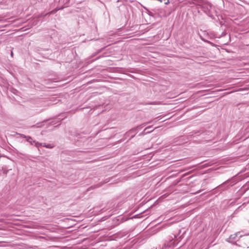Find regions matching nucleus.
I'll list each match as a JSON object with an SVG mask.
<instances>
[{
    "label": "nucleus",
    "mask_w": 249,
    "mask_h": 249,
    "mask_svg": "<svg viewBox=\"0 0 249 249\" xmlns=\"http://www.w3.org/2000/svg\"><path fill=\"white\" fill-rule=\"evenodd\" d=\"M240 232H236L233 234L231 235L230 237L226 240L227 241L234 244L235 242L237 240V236L239 234Z\"/></svg>",
    "instance_id": "obj_4"
},
{
    "label": "nucleus",
    "mask_w": 249,
    "mask_h": 249,
    "mask_svg": "<svg viewBox=\"0 0 249 249\" xmlns=\"http://www.w3.org/2000/svg\"><path fill=\"white\" fill-rule=\"evenodd\" d=\"M62 1V3L64 5H66V7L68 6V5L70 3L71 0H61ZM72 1H75V0H72ZM65 6H61V7H57L55 9L51 11V14H54L58 10L63 9Z\"/></svg>",
    "instance_id": "obj_3"
},
{
    "label": "nucleus",
    "mask_w": 249,
    "mask_h": 249,
    "mask_svg": "<svg viewBox=\"0 0 249 249\" xmlns=\"http://www.w3.org/2000/svg\"><path fill=\"white\" fill-rule=\"evenodd\" d=\"M11 55H13V52L11 53Z\"/></svg>",
    "instance_id": "obj_10"
},
{
    "label": "nucleus",
    "mask_w": 249,
    "mask_h": 249,
    "mask_svg": "<svg viewBox=\"0 0 249 249\" xmlns=\"http://www.w3.org/2000/svg\"><path fill=\"white\" fill-rule=\"evenodd\" d=\"M201 6L204 12L209 17H212V11L213 9L212 4L208 1L203 0L201 4Z\"/></svg>",
    "instance_id": "obj_1"
},
{
    "label": "nucleus",
    "mask_w": 249,
    "mask_h": 249,
    "mask_svg": "<svg viewBox=\"0 0 249 249\" xmlns=\"http://www.w3.org/2000/svg\"><path fill=\"white\" fill-rule=\"evenodd\" d=\"M23 137L26 139L27 142H30L31 144L33 145L35 144L36 147H38L39 145H41V143H39L35 141H33L32 138L30 136H26L24 135H22Z\"/></svg>",
    "instance_id": "obj_5"
},
{
    "label": "nucleus",
    "mask_w": 249,
    "mask_h": 249,
    "mask_svg": "<svg viewBox=\"0 0 249 249\" xmlns=\"http://www.w3.org/2000/svg\"><path fill=\"white\" fill-rule=\"evenodd\" d=\"M47 148H52V147L51 146L50 144H48L47 146H46Z\"/></svg>",
    "instance_id": "obj_8"
},
{
    "label": "nucleus",
    "mask_w": 249,
    "mask_h": 249,
    "mask_svg": "<svg viewBox=\"0 0 249 249\" xmlns=\"http://www.w3.org/2000/svg\"><path fill=\"white\" fill-rule=\"evenodd\" d=\"M160 116H158L155 118L153 120H152L151 121H149L148 122H146V123H144L143 124H142L141 125L137 126V127H135V128H134L133 129H132L131 131H133V132H136L137 129L138 128H142L145 126H146V125H147L148 124H151L152 123V122H157L158 120H160Z\"/></svg>",
    "instance_id": "obj_2"
},
{
    "label": "nucleus",
    "mask_w": 249,
    "mask_h": 249,
    "mask_svg": "<svg viewBox=\"0 0 249 249\" xmlns=\"http://www.w3.org/2000/svg\"><path fill=\"white\" fill-rule=\"evenodd\" d=\"M43 146L44 147H46V146H47V145H46L45 143H43Z\"/></svg>",
    "instance_id": "obj_9"
},
{
    "label": "nucleus",
    "mask_w": 249,
    "mask_h": 249,
    "mask_svg": "<svg viewBox=\"0 0 249 249\" xmlns=\"http://www.w3.org/2000/svg\"><path fill=\"white\" fill-rule=\"evenodd\" d=\"M151 127H152V126H148V127H146V128L144 129V130L142 131V133H141L140 135H145V134H147V133H150V132H152V131H153V130H150V131H146V130H148V129H150V128H151Z\"/></svg>",
    "instance_id": "obj_7"
},
{
    "label": "nucleus",
    "mask_w": 249,
    "mask_h": 249,
    "mask_svg": "<svg viewBox=\"0 0 249 249\" xmlns=\"http://www.w3.org/2000/svg\"><path fill=\"white\" fill-rule=\"evenodd\" d=\"M177 239H172L165 246L168 248H174L177 246L178 242L176 243Z\"/></svg>",
    "instance_id": "obj_6"
}]
</instances>
